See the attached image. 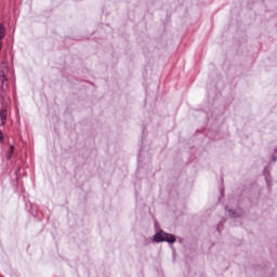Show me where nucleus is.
<instances>
[{"label":"nucleus","instance_id":"3","mask_svg":"<svg viewBox=\"0 0 277 277\" xmlns=\"http://www.w3.org/2000/svg\"><path fill=\"white\" fill-rule=\"evenodd\" d=\"M12 155H14V146L10 147V150H9V153L6 155V159H12Z\"/></svg>","mask_w":277,"mask_h":277},{"label":"nucleus","instance_id":"1","mask_svg":"<svg viewBox=\"0 0 277 277\" xmlns=\"http://www.w3.org/2000/svg\"><path fill=\"white\" fill-rule=\"evenodd\" d=\"M154 240L157 243H160V241H167L168 243H174V241H176V238L174 237V235L159 232L154 236Z\"/></svg>","mask_w":277,"mask_h":277},{"label":"nucleus","instance_id":"5","mask_svg":"<svg viewBox=\"0 0 277 277\" xmlns=\"http://www.w3.org/2000/svg\"><path fill=\"white\" fill-rule=\"evenodd\" d=\"M273 161H276V158H273Z\"/></svg>","mask_w":277,"mask_h":277},{"label":"nucleus","instance_id":"4","mask_svg":"<svg viewBox=\"0 0 277 277\" xmlns=\"http://www.w3.org/2000/svg\"><path fill=\"white\" fill-rule=\"evenodd\" d=\"M0 142H3V132L0 131Z\"/></svg>","mask_w":277,"mask_h":277},{"label":"nucleus","instance_id":"6","mask_svg":"<svg viewBox=\"0 0 277 277\" xmlns=\"http://www.w3.org/2000/svg\"><path fill=\"white\" fill-rule=\"evenodd\" d=\"M0 51H1V42H0Z\"/></svg>","mask_w":277,"mask_h":277},{"label":"nucleus","instance_id":"2","mask_svg":"<svg viewBox=\"0 0 277 277\" xmlns=\"http://www.w3.org/2000/svg\"><path fill=\"white\" fill-rule=\"evenodd\" d=\"M8 118V110H0V120H2V124H5V119Z\"/></svg>","mask_w":277,"mask_h":277}]
</instances>
